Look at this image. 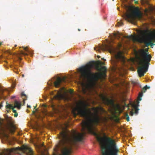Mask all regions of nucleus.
<instances>
[{
  "label": "nucleus",
  "mask_w": 155,
  "mask_h": 155,
  "mask_svg": "<svg viewBox=\"0 0 155 155\" xmlns=\"http://www.w3.org/2000/svg\"><path fill=\"white\" fill-rule=\"evenodd\" d=\"M78 31H80V29H78Z\"/></svg>",
  "instance_id": "nucleus-34"
},
{
  "label": "nucleus",
  "mask_w": 155,
  "mask_h": 155,
  "mask_svg": "<svg viewBox=\"0 0 155 155\" xmlns=\"http://www.w3.org/2000/svg\"><path fill=\"white\" fill-rule=\"evenodd\" d=\"M69 92L71 94H72L73 92V91L72 90H70Z\"/></svg>",
  "instance_id": "nucleus-26"
},
{
  "label": "nucleus",
  "mask_w": 155,
  "mask_h": 155,
  "mask_svg": "<svg viewBox=\"0 0 155 155\" xmlns=\"http://www.w3.org/2000/svg\"><path fill=\"white\" fill-rule=\"evenodd\" d=\"M154 40L153 36H146L144 35L137 38V41L141 43H144L147 46L150 45L151 46L154 45L153 41Z\"/></svg>",
  "instance_id": "nucleus-8"
},
{
  "label": "nucleus",
  "mask_w": 155,
  "mask_h": 155,
  "mask_svg": "<svg viewBox=\"0 0 155 155\" xmlns=\"http://www.w3.org/2000/svg\"><path fill=\"white\" fill-rule=\"evenodd\" d=\"M21 54H22L24 55H27V54L25 52H24L23 51H21L20 52Z\"/></svg>",
  "instance_id": "nucleus-22"
},
{
  "label": "nucleus",
  "mask_w": 155,
  "mask_h": 155,
  "mask_svg": "<svg viewBox=\"0 0 155 155\" xmlns=\"http://www.w3.org/2000/svg\"><path fill=\"white\" fill-rule=\"evenodd\" d=\"M2 107V105L1 104H0V109L1 108V107Z\"/></svg>",
  "instance_id": "nucleus-28"
},
{
  "label": "nucleus",
  "mask_w": 155,
  "mask_h": 155,
  "mask_svg": "<svg viewBox=\"0 0 155 155\" xmlns=\"http://www.w3.org/2000/svg\"><path fill=\"white\" fill-rule=\"evenodd\" d=\"M9 110H7V112H9Z\"/></svg>",
  "instance_id": "nucleus-33"
},
{
  "label": "nucleus",
  "mask_w": 155,
  "mask_h": 155,
  "mask_svg": "<svg viewBox=\"0 0 155 155\" xmlns=\"http://www.w3.org/2000/svg\"><path fill=\"white\" fill-rule=\"evenodd\" d=\"M123 25V23L121 22H118V25L119 26H122Z\"/></svg>",
  "instance_id": "nucleus-23"
},
{
  "label": "nucleus",
  "mask_w": 155,
  "mask_h": 155,
  "mask_svg": "<svg viewBox=\"0 0 155 155\" xmlns=\"http://www.w3.org/2000/svg\"><path fill=\"white\" fill-rule=\"evenodd\" d=\"M33 112L34 113H35V111H33Z\"/></svg>",
  "instance_id": "nucleus-36"
},
{
  "label": "nucleus",
  "mask_w": 155,
  "mask_h": 155,
  "mask_svg": "<svg viewBox=\"0 0 155 155\" xmlns=\"http://www.w3.org/2000/svg\"><path fill=\"white\" fill-rule=\"evenodd\" d=\"M94 50L100 52L101 50L103 51H108L110 53H115V48L111 45H105L102 46H99L97 49L96 48H94Z\"/></svg>",
  "instance_id": "nucleus-9"
},
{
  "label": "nucleus",
  "mask_w": 155,
  "mask_h": 155,
  "mask_svg": "<svg viewBox=\"0 0 155 155\" xmlns=\"http://www.w3.org/2000/svg\"><path fill=\"white\" fill-rule=\"evenodd\" d=\"M98 70L102 71V72L97 74H92L91 71L90 67L88 66H83L79 69V71L81 74V78L83 81L87 79L96 80L99 77H104L105 76L106 68L105 66L101 67V68L98 67Z\"/></svg>",
  "instance_id": "nucleus-4"
},
{
  "label": "nucleus",
  "mask_w": 155,
  "mask_h": 155,
  "mask_svg": "<svg viewBox=\"0 0 155 155\" xmlns=\"http://www.w3.org/2000/svg\"><path fill=\"white\" fill-rule=\"evenodd\" d=\"M148 50L145 49H141L139 51L140 57L139 58L138 64L140 66L137 69L138 73L140 77L144 75V74L147 71L148 65L151 59V56L147 54Z\"/></svg>",
  "instance_id": "nucleus-3"
},
{
  "label": "nucleus",
  "mask_w": 155,
  "mask_h": 155,
  "mask_svg": "<svg viewBox=\"0 0 155 155\" xmlns=\"http://www.w3.org/2000/svg\"><path fill=\"white\" fill-rule=\"evenodd\" d=\"M82 91L84 94H86L88 91H89L91 87V85L89 83H85L83 82L81 83Z\"/></svg>",
  "instance_id": "nucleus-10"
},
{
  "label": "nucleus",
  "mask_w": 155,
  "mask_h": 155,
  "mask_svg": "<svg viewBox=\"0 0 155 155\" xmlns=\"http://www.w3.org/2000/svg\"><path fill=\"white\" fill-rule=\"evenodd\" d=\"M98 62H99L100 64H101V62L99 61H98Z\"/></svg>",
  "instance_id": "nucleus-31"
},
{
  "label": "nucleus",
  "mask_w": 155,
  "mask_h": 155,
  "mask_svg": "<svg viewBox=\"0 0 155 155\" xmlns=\"http://www.w3.org/2000/svg\"><path fill=\"white\" fill-rule=\"evenodd\" d=\"M15 96H12L11 97V98L12 99H14V98H15Z\"/></svg>",
  "instance_id": "nucleus-27"
},
{
  "label": "nucleus",
  "mask_w": 155,
  "mask_h": 155,
  "mask_svg": "<svg viewBox=\"0 0 155 155\" xmlns=\"http://www.w3.org/2000/svg\"><path fill=\"white\" fill-rule=\"evenodd\" d=\"M125 117H126V119L127 121H129V117L128 114L126 113L125 114Z\"/></svg>",
  "instance_id": "nucleus-20"
},
{
  "label": "nucleus",
  "mask_w": 155,
  "mask_h": 155,
  "mask_svg": "<svg viewBox=\"0 0 155 155\" xmlns=\"http://www.w3.org/2000/svg\"><path fill=\"white\" fill-rule=\"evenodd\" d=\"M139 102L138 101L137 104H135V103L132 104V107L134 108L135 111L134 112L132 111H131L130 112V115L132 116L134 113L136 114H138V111L139 110L138 108V106H139Z\"/></svg>",
  "instance_id": "nucleus-13"
},
{
  "label": "nucleus",
  "mask_w": 155,
  "mask_h": 155,
  "mask_svg": "<svg viewBox=\"0 0 155 155\" xmlns=\"http://www.w3.org/2000/svg\"><path fill=\"white\" fill-rule=\"evenodd\" d=\"M143 92L142 91H141V93H140L138 99V101H140L142 99L141 97L143 95Z\"/></svg>",
  "instance_id": "nucleus-19"
},
{
  "label": "nucleus",
  "mask_w": 155,
  "mask_h": 155,
  "mask_svg": "<svg viewBox=\"0 0 155 155\" xmlns=\"http://www.w3.org/2000/svg\"><path fill=\"white\" fill-rule=\"evenodd\" d=\"M66 78L65 77H64L62 78L58 77L54 82L55 86L56 87H59L62 83L66 82Z\"/></svg>",
  "instance_id": "nucleus-11"
},
{
  "label": "nucleus",
  "mask_w": 155,
  "mask_h": 155,
  "mask_svg": "<svg viewBox=\"0 0 155 155\" xmlns=\"http://www.w3.org/2000/svg\"><path fill=\"white\" fill-rule=\"evenodd\" d=\"M5 107L7 109H12V110L13 112L14 113L17 112L16 110L14 109V108L15 107L12 104H9L7 103Z\"/></svg>",
  "instance_id": "nucleus-14"
},
{
  "label": "nucleus",
  "mask_w": 155,
  "mask_h": 155,
  "mask_svg": "<svg viewBox=\"0 0 155 155\" xmlns=\"http://www.w3.org/2000/svg\"><path fill=\"white\" fill-rule=\"evenodd\" d=\"M97 57L98 58H99L100 57V56H99V55H98L97 56Z\"/></svg>",
  "instance_id": "nucleus-35"
},
{
  "label": "nucleus",
  "mask_w": 155,
  "mask_h": 155,
  "mask_svg": "<svg viewBox=\"0 0 155 155\" xmlns=\"http://www.w3.org/2000/svg\"><path fill=\"white\" fill-rule=\"evenodd\" d=\"M120 33H118V34L115 33L114 34V37L117 38H119Z\"/></svg>",
  "instance_id": "nucleus-21"
},
{
  "label": "nucleus",
  "mask_w": 155,
  "mask_h": 155,
  "mask_svg": "<svg viewBox=\"0 0 155 155\" xmlns=\"http://www.w3.org/2000/svg\"><path fill=\"white\" fill-rule=\"evenodd\" d=\"M2 42H0V46L2 45Z\"/></svg>",
  "instance_id": "nucleus-30"
},
{
  "label": "nucleus",
  "mask_w": 155,
  "mask_h": 155,
  "mask_svg": "<svg viewBox=\"0 0 155 155\" xmlns=\"http://www.w3.org/2000/svg\"><path fill=\"white\" fill-rule=\"evenodd\" d=\"M102 59L104 60H104V58H102Z\"/></svg>",
  "instance_id": "nucleus-37"
},
{
  "label": "nucleus",
  "mask_w": 155,
  "mask_h": 155,
  "mask_svg": "<svg viewBox=\"0 0 155 155\" xmlns=\"http://www.w3.org/2000/svg\"><path fill=\"white\" fill-rule=\"evenodd\" d=\"M141 16V13L138 8L133 11L132 13L130 12H128L124 15L125 20L132 23H133L136 18L140 19Z\"/></svg>",
  "instance_id": "nucleus-6"
},
{
  "label": "nucleus",
  "mask_w": 155,
  "mask_h": 155,
  "mask_svg": "<svg viewBox=\"0 0 155 155\" xmlns=\"http://www.w3.org/2000/svg\"><path fill=\"white\" fill-rule=\"evenodd\" d=\"M21 102L18 101L17 100H15L14 101V107H17L18 109L19 110L21 108Z\"/></svg>",
  "instance_id": "nucleus-15"
},
{
  "label": "nucleus",
  "mask_w": 155,
  "mask_h": 155,
  "mask_svg": "<svg viewBox=\"0 0 155 155\" xmlns=\"http://www.w3.org/2000/svg\"><path fill=\"white\" fill-rule=\"evenodd\" d=\"M115 58L117 61H121L123 64H124L126 61V58L123 56L120 53H118L115 54Z\"/></svg>",
  "instance_id": "nucleus-12"
},
{
  "label": "nucleus",
  "mask_w": 155,
  "mask_h": 155,
  "mask_svg": "<svg viewBox=\"0 0 155 155\" xmlns=\"http://www.w3.org/2000/svg\"><path fill=\"white\" fill-rule=\"evenodd\" d=\"M22 77H24V74H22Z\"/></svg>",
  "instance_id": "nucleus-32"
},
{
  "label": "nucleus",
  "mask_w": 155,
  "mask_h": 155,
  "mask_svg": "<svg viewBox=\"0 0 155 155\" xmlns=\"http://www.w3.org/2000/svg\"><path fill=\"white\" fill-rule=\"evenodd\" d=\"M103 100L104 103L106 105L109 106L112 110H114L115 112L120 111L121 107L120 104H115L114 101L113 99H109L104 97H103Z\"/></svg>",
  "instance_id": "nucleus-7"
},
{
  "label": "nucleus",
  "mask_w": 155,
  "mask_h": 155,
  "mask_svg": "<svg viewBox=\"0 0 155 155\" xmlns=\"http://www.w3.org/2000/svg\"><path fill=\"white\" fill-rule=\"evenodd\" d=\"M97 139L101 148L102 155H118L120 150L114 140L105 135L104 137L97 136ZM20 151L28 155H34L31 149L27 145L20 147Z\"/></svg>",
  "instance_id": "nucleus-2"
},
{
  "label": "nucleus",
  "mask_w": 155,
  "mask_h": 155,
  "mask_svg": "<svg viewBox=\"0 0 155 155\" xmlns=\"http://www.w3.org/2000/svg\"><path fill=\"white\" fill-rule=\"evenodd\" d=\"M150 88V87L146 85L142 89L141 91L143 93L145 92L147 89H149Z\"/></svg>",
  "instance_id": "nucleus-16"
},
{
  "label": "nucleus",
  "mask_w": 155,
  "mask_h": 155,
  "mask_svg": "<svg viewBox=\"0 0 155 155\" xmlns=\"http://www.w3.org/2000/svg\"><path fill=\"white\" fill-rule=\"evenodd\" d=\"M4 91V89L0 86V99L3 97V93Z\"/></svg>",
  "instance_id": "nucleus-18"
},
{
  "label": "nucleus",
  "mask_w": 155,
  "mask_h": 155,
  "mask_svg": "<svg viewBox=\"0 0 155 155\" xmlns=\"http://www.w3.org/2000/svg\"><path fill=\"white\" fill-rule=\"evenodd\" d=\"M5 118L8 126H7L6 128H2V129L3 135L8 139V133H10L11 134H13L15 131L16 128L14 125V121L13 120L11 117L6 116Z\"/></svg>",
  "instance_id": "nucleus-5"
},
{
  "label": "nucleus",
  "mask_w": 155,
  "mask_h": 155,
  "mask_svg": "<svg viewBox=\"0 0 155 155\" xmlns=\"http://www.w3.org/2000/svg\"><path fill=\"white\" fill-rule=\"evenodd\" d=\"M87 107L85 102L81 101L73 110L75 116L78 114L85 119L81 123L82 133L74 132L69 138L65 131H63L60 132L62 143L64 146L62 151V155H70L72 146H76L78 142L82 141L86 133H91L93 132L94 125L98 124L100 121L99 112L107 113V111L101 107L92 108V110L94 111L92 113L91 109Z\"/></svg>",
  "instance_id": "nucleus-1"
},
{
  "label": "nucleus",
  "mask_w": 155,
  "mask_h": 155,
  "mask_svg": "<svg viewBox=\"0 0 155 155\" xmlns=\"http://www.w3.org/2000/svg\"><path fill=\"white\" fill-rule=\"evenodd\" d=\"M21 96L23 99V102L24 103H25V101L27 99V97L23 92L21 94Z\"/></svg>",
  "instance_id": "nucleus-17"
},
{
  "label": "nucleus",
  "mask_w": 155,
  "mask_h": 155,
  "mask_svg": "<svg viewBox=\"0 0 155 155\" xmlns=\"http://www.w3.org/2000/svg\"><path fill=\"white\" fill-rule=\"evenodd\" d=\"M27 107H28V108H30L31 107L30 105H28Z\"/></svg>",
  "instance_id": "nucleus-29"
},
{
  "label": "nucleus",
  "mask_w": 155,
  "mask_h": 155,
  "mask_svg": "<svg viewBox=\"0 0 155 155\" xmlns=\"http://www.w3.org/2000/svg\"><path fill=\"white\" fill-rule=\"evenodd\" d=\"M23 48H24V50L26 51H27V47H23Z\"/></svg>",
  "instance_id": "nucleus-25"
},
{
  "label": "nucleus",
  "mask_w": 155,
  "mask_h": 155,
  "mask_svg": "<svg viewBox=\"0 0 155 155\" xmlns=\"http://www.w3.org/2000/svg\"><path fill=\"white\" fill-rule=\"evenodd\" d=\"M18 116V114L17 112L15 113L14 114V116L15 117H16Z\"/></svg>",
  "instance_id": "nucleus-24"
}]
</instances>
